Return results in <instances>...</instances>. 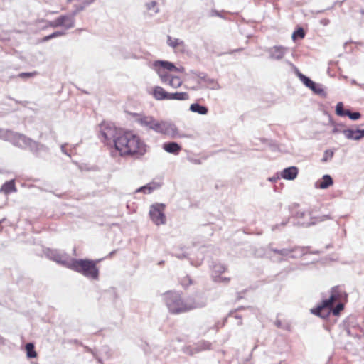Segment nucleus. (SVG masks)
Returning <instances> with one entry per match:
<instances>
[{"label":"nucleus","instance_id":"obj_1","mask_svg":"<svg viewBox=\"0 0 364 364\" xmlns=\"http://www.w3.org/2000/svg\"><path fill=\"white\" fill-rule=\"evenodd\" d=\"M164 301L171 314L186 313L195 309L201 308L206 304V300L200 294H195L186 298L175 291H168L163 295Z\"/></svg>","mask_w":364,"mask_h":364},{"label":"nucleus","instance_id":"obj_2","mask_svg":"<svg viewBox=\"0 0 364 364\" xmlns=\"http://www.w3.org/2000/svg\"><path fill=\"white\" fill-rule=\"evenodd\" d=\"M115 149L121 156L139 157L146 152V145L139 136L131 132L119 133L115 141Z\"/></svg>","mask_w":364,"mask_h":364},{"label":"nucleus","instance_id":"obj_3","mask_svg":"<svg viewBox=\"0 0 364 364\" xmlns=\"http://www.w3.org/2000/svg\"><path fill=\"white\" fill-rule=\"evenodd\" d=\"M343 292L338 287H334L331 289L329 299H324L320 305L316 309H311V313L323 318H327L330 313L337 316L343 309V304L339 302L335 308H333V304L339 301L343 297Z\"/></svg>","mask_w":364,"mask_h":364},{"label":"nucleus","instance_id":"obj_4","mask_svg":"<svg viewBox=\"0 0 364 364\" xmlns=\"http://www.w3.org/2000/svg\"><path fill=\"white\" fill-rule=\"evenodd\" d=\"M136 122L141 126L159 134L173 138L178 135L176 126L170 121L157 120L152 116L138 115Z\"/></svg>","mask_w":364,"mask_h":364},{"label":"nucleus","instance_id":"obj_5","mask_svg":"<svg viewBox=\"0 0 364 364\" xmlns=\"http://www.w3.org/2000/svg\"><path fill=\"white\" fill-rule=\"evenodd\" d=\"M98 261L90 259H75L71 260L70 269L82 274L85 277L91 279H98L99 270L96 267Z\"/></svg>","mask_w":364,"mask_h":364},{"label":"nucleus","instance_id":"obj_6","mask_svg":"<svg viewBox=\"0 0 364 364\" xmlns=\"http://www.w3.org/2000/svg\"><path fill=\"white\" fill-rule=\"evenodd\" d=\"M11 144L21 149H28L31 151L36 154L41 151H48V148L45 145L33 141L26 135L18 132L15 133Z\"/></svg>","mask_w":364,"mask_h":364},{"label":"nucleus","instance_id":"obj_7","mask_svg":"<svg viewBox=\"0 0 364 364\" xmlns=\"http://www.w3.org/2000/svg\"><path fill=\"white\" fill-rule=\"evenodd\" d=\"M123 130L117 129L113 124L103 123L100 125L102 140L108 146H115L116 139Z\"/></svg>","mask_w":364,"mask_h":364},{"label":"nucleus","instance_id":"obj_8","mask_svg":"<svg viewBox=\"0 0 364 364\" xmlns=\"http://www.w3.org/2000/svg\"><path fill=\"white\" fill-rule=\"evenodd\" d=\"M155 71L163 83H167L171 77L168 71H173L175 68L173 63L166 60H156L153 64Z\"/></svg>","mask_w":364,"mask_h":364},{"label":"nucleus","instance_id":"obj_9","mask_svg":"<svg viewBox=\"0 0 364 364\" xmlns=\"http://www.w3.org/2000/svg\"><path fill=\"white\" fill-rule=\"evenodd\" d=\"M165 205L161 203L152 205L150 208L149 215L154 224L156 225H163L166 223L164 214Z\"/></svg>","mask_w":364,"mask_h":364},{"label":"nucleus","instance_id":"obj_10","mask_svg":"<svg viewBox=\"0 0 364 364\" xmlns=\"http://www.w3.org/2000/svg\"><path fill=\"white\" fill-rule=\"evenodd\" d=\"M46 255L49 259L64 267L69 269L70 268L71 260L73 259H70L68 255L63 252L58 250H48Z\"/></svg>","mask_w":364,"mask_h":364},{"label":"nucleus","instance_id":"obj_11","mask_svg":"<svg viewBox=\"0 0 364 364\" xmlns=\"http://www.w3.org/2000/svg\"><path fill=\"white\" fill-rule=\"evenodd\" d=\"M272 251L277 253L284 257H291L296 258L303 255L305 252V250L302 247H296L294 249H272Z\"/></svg>","mask_w":364,"mask_h":364},{"label":"nucleus","instance_id":"obj_12","mask_svg":"<svg viewBox=\"0 0 364 364\" xmlns=\"http://www.w3.org/2000/svg\"><path fill=\"white\" fill-rule=\"evenodd\" d=\"M288 48L282 46H276L268 49L269 58L272 60H282L288 52Z\"/></svg>","mask_w":364,"mask_h":364},{"label":"nucleus","instance_id":"obj_13","mask_svg":"<svg viewBox=\"0 0 364 364\" xmlns=\"http://www.w3.org/2000/svg\"><path fill=\"white\" fill-rule=\"evenodd\" d=\"M167 44L175 49L176 52L184 53L186 50V44L183 41L179 38H174L171 36L167 38Z\"/></svg>","mask_w":364,"mask_h":364},{"label":"nucleus","instance_id":"obj_14","mask_svg":"<svg viewBox=\"0 0 364 364\" xmlns=\"http://www.w3.org/2000/svg\"><path fill=\"white\" fill-rule=\"evenodd\" d=\"M298 175V168L296 166H291L284 168L282 173V177L287 180H294Z\"/></svg>","mask_w":364,"mask_h":364},{"label":"nucleus","instance_id":"obj_15","mask_svg":"<svg viewBox=\"0 0 364 364\" xmlns=\"http://www.w3.org/2000/svg\"><path fill=\"white\" fill-rule=\"evenodd\" d=\"M202 82H205V86L207 88L211 89V90H219L220 88V85L218 82L212 78H207L205 76L200 77L198 83H201Z\"/></svg>","mask_w":364,"mask_h":364},{"label":"nucleus","instance_id":"obj_16","mask_svg":"<svg viewBox=\"0 0 364 364\" xmlns=\"http://www.w3.org/2000/svg\"><path fill=\"white\" fill-rule=\"evenodd\" d=\"M163 149L168 153L178 154L181 150V146L176 142H168L163 144Z\"/></svg>","mask_w":364,"mask_h":364},{"label":"nucleus","instance_id":"obj_17","mask_svg":"<svg viewBox=\"0 0 364 364\" xmlns=\"http://www.w3.org/2000/svg\"><path fill=\"white\" fill-rule=\"evenodd\" d=\"M168 94L169 92L159 86L155 87L153 90L154 97L157 100H168Z\"/></svg>","mask_w":364,"mask_h":364},{"label":"nucleus","instance_id":"obj_18","mask_svg":"<svg viewBox=\"0 0 364 364\" xmlns=\"http://www.w3.org/2000/svg\"><path fill=\"white\" fill-rule=\"evenodd\" d=\"M333 179L329 175H324L321 181L316 183V187L321 189H326L333 185Z\"/></svg>","mask_w":364,"mask_h":364},{"label":"nucleus","instance_id":"obj_19","mask_svg":"<svg viewBox=\"0 0 364 364\" xmlns=\"http://www.w3.org/2000/svg\"><path fill=\"white\" fill-rule=\"evenodd\" d=\"M16 188L15 186V181L11 180L9 181H6L5 183H4L0 188V192H3L6 195L11 193V192H16Z\"/></svg>","mask_w":364,"mask_h":364},{"label":"nucleus","instance_id":"obj_20","mask_svg":"<svg viewBox=\"0 0 364 364\" xmlns=\"http://www.w3.org/2000/svg\"><path fill=\"white\" fill-rule=\"evenodd\" d=\"M287 63L290 65L291 68H294V70H295L298 77L299 78V80L303 82V84L306 86V87H308L309 86V84L311 83V80L310 78H309L308 77H306V75H303L302 73H301L299 70L294 66V65L289 62V61H287Z\"/></svg>","mask_w":364,"mask_h":364},{"label":"nucleus","instance_id":"obj_21","mask_svg":"<svg viewBox=\"0 0 364 364\" xmlns=\"http://www.w3.org/2000/svg\"><path fill=\"white\" fill-rule=\"evenodd\" d=\"M343 135L348 139L358 141L360 140L358 129H346L343 131Z\"/></svg>","mask_w":364,"mask_h":364},{"label":"nucleus","instance_id":"obj_22","mask_svg":"<svg viewBox=\"0 0 364 364\" xmlns=\"http://www.w3.org/2000/svg\"><path fill=\"white\" fill-rule=\"evenodd\" d=\"M190 110L193 112H196L202 115H205L208 112V109L198 103L191 104L190 106Z\"/></svg>","mask_w":364,"mask_h":364},{"label":"nucleus","instance_id":"obj_23","mask_svg":"<svg viewBox=\"0 0 364 364\" xmlns=\"http://www.w3.org/2000/svg\"><path fill=\"white\" fill-rule=\"evenodd\" d=\"M15 133V132L9 129H0V139L4 141H10L11 143Z\"/></svg>","mask_w":364,"mask_h":364},{"label":"nucleus","instance_id":"obj_24","mask_svg":"<svg viewBox=\"0 0 364 364\" xmlns=\"http://www.w3.org/2000/svg\"><path fill=\"white\" fill-rule=\"evenodd\" d=\"M189 98V95L187 92H174L169 93L168 100H187Z\"/></svg>","mask_w":364,"mask_h":364},{"label":"nucleus","instance_id":"obj_25","mask_svg":"<svg viewBox=\"0 0 364 364\" xmlns=\"http://www.w3.org/2000/svg\"><path fill=\"white\" fill-rule=\"evenodd\" d=\"M182 83L183 81L178 76L172 75L166 84L170 85L171 87L176 89L181 87L182 85Z\"/></svg>","mask_w":364,"mask_h":364},{"label":"nucleus","instance_id":"obj_26","mask_svg":"<svg viewBox=\"0 0 364 364\" xmlns=\"http://www.w3.org/2000/svg\"><path fill=\"white\" fill-rule=\"evenodd\" d=\"M26 350L27 353V356L31 358H36L37 356V353L34 350V346L31 343H28L26 345Z\"/></svg>","mask_w":364,"mask_h":364},{"label":"nucleus","instance_id":"obj_27","mask_svg":"<svg viewBox=\"0 0 364 364\" xmlns=\"http://www.w3.org/2000/svg\"><path fill=\"white\" fill-rule=\"evenodd\" d=\"M156 188V186H155L154 183H149L146 186L141 187L136 191V192H144V193H150Z\"/></svg>","mask_w":364,"mask_h":364},{"label":"nucleus","instance_id":"obj_28","mask_svg":"<svg viewBox=\"0 0 364 364\" xmlns=\"http://www.w3.org/2000/svg\"><path fill=\"white\" fill-rule=\"evenodd\" d=\"M311 90L315 94L319 95L321 96H325L326 95V92H325L323 88L322 85H321V84L315 83L314 86L313 87Z\"/></svg>","mask_w":364,"mask_h":364},{"label":"nucleus","instance_id":"obj_29","mask_svg":"<svg viewBox=\"0 0 364 364\" xmlns=\"http://www.w3.org/2000/svg\"><path fill=\"white\" fill-rule=\"evenodd\" d=\"M65 34V32L64 31H55V32H53L52 34L50 35H48L46 37H44L43 38V42H46V41H48L52 38H56V37H59V36H62L63 35Z\"/></svg>","mask_w":364,"mask_h":364},{"label":"nucleus","instance_id":"obj_30","mask_svg":"<svg viewBox=\"0 0 364 364\" xmlns=\"http://www.w3.org/2000/svg\"><path fill=\"white\" fill-rule=\"evenodd\" d=\"M336 112L338 116H346V111L343 109V105L342 102H338L336 105Z\"/></svg>","mask_w":364,"mask_h":364},{"label":"nucleus","instance_id":"obj_31","mask_svg":"<svg viewBox=\"0 0 364 364\" xmlns=\"http://www.w3.org/2000/svg\"><path fill=\"white\" fill-rule=\"evenodd\" d=\"M346 116H348L350 119L357 120L360 117L359 112H351L349 110H346Z\"/></svg>","mask_w":364,"mask_h":364},{"label":"nucleus","instance_id":"obj_32","mask_svg":"<svg viewBox=\"0 0 364 364\" xmlns=\"http://www.w3.org/2000/svg\"><path fill=\"white\" fill-rule=\"evenodd\" d=\"M346 129L343 128V125L342 124H336L333 126V128L331 131V133L333 134H337V133H342L343 134V131Z\"/></svg>","mask_w":364,"mask_h":364},{"label":"nucleus","instance_id":"obj_33","mask_svg":"<svg viewBox=\"0 0 364 364\" xmlns=\"http://www.w3.org/2000/svg\"><path fill=\"white\" fill-rule=\"evenodd\" d=\"M305 36L304 31L302 28H299L296 31L294 32L292 34L293 40H295L296 37H299L303 38Z\"/></svg>","mask_w":364,"mask_h":364},{"label":"nucleus","instance_id":"obj_34","mask_svg":"<svg viewBox=\"0 0 364 364\" xmlns=\"http://www.w3.org/2000/svg\"><path fill=\"white\" fill-rule=\"evenodd\" d=\"M333 156V151L331 150H326L324 152L323 158L322 159L323 161L326 162L331 159Z\"/></svg>","mask_w":364,"mask_h":364},{"label":"nucleus","instance_id":"obj_35","mask_svg":"<svg viewBox=\"0 0 364 364\" xmlns=\"http://www.w3.org/2000/svg\"><path fill=\"white\" fill-rule=\"evenodd\" d=\"M47 26H50V27H52V28L60 27L58 18H55L53 21H49L48 23V25L46 26V27Z\"/></svg>","mask_w":364,"mask_h":364},{"label":"nucleus","instance_id":"obj_36","mask_svg":"<svg viewBox=\"0 0 364 364\" xmlns=\"http://www.w3.org/2000/svg\"><path fill=\"white\" fill-rule=\"evenodd\" d=\"M213 269L215 272H223L225 270V267L222 264H215Z\"/></svg>","mask_w":364,"mask_h":364},{"label":"nucleus","instance_id":"obj_37","mask_svg":"<svg viewBox=\"0 0 364 364\" xmlns=\"http://www.w3.org/2000/svg\"><path fill=\"white\" fill-rule=\"evenodd\" d=\"M36 73H21L18 75V76L21 78L24 77H31L36 75Z\"/></svg>","mask_w":364,"mask_h":364},{"label":"nucleus","instance_id":"obj_38","mask_svg":"<svg viewBox=\"0 0 364 364\" xmlns=\"http://www.w3.org/2000/svg\"><path fill=\"white\" fill-rule=\"evenodd\" d=\"M200 350H207L209 349L210 347V343L206 341H202L200 343Z\"/></svg>","mask_w":364,"mask_h":364},{"label":"nucleus","instance_id":"obj_39","mask_svg":"<svg viewBox=\"0 0 364 364\" xmlns=\"http://www.w3.org/2000/svg\"><path fill=\"white\" fill-rule=\"evenodd\" d=\"M191 283V281L189 277H186L184 278L182 282H181V284L183 286V287H187L188 285H189Z\"/></svg>","mask_w":364,"mask_h":364},{"label":"nucleus","instance_id":"obj_40","mask_svg":"<svg viewBox=\"0 0 364 364\" xmlns=\"http://www.w3.org/2000/svg\"><path fill=\"white\" fill-rule=\"evenodd\" d=\"M176 257L180 259H184L187 257V254H186L185 252H183V253H173V254Z\"/></svg>","mask_w":364,"mask_h":364},{"label":"nucleus","instance_id":"obj_41","mask_svg":"<svg viewBox=\"0 0 364 364\" xmlns=\"http://www.w3.org/2000/svg\"><path fill=\"white\" fill-rule=\"evenodd\" d=\"M312 220V221L311 222H301V225H304V226H309L310 225H314L316 223V221L314 220L315 219L314 218H311Z\"/></svg>","mask_w":364,"mask_h":364},{"label":"nucleus","instance_id":"obj_42","mask_svg":"<svg viewBox=\"0 0 364 364\" xmlns=\"http://www.w3.org/2000/svg\"><path fill=\"white\" fill-rule=\"evenodd\" d=\"M156 5V1H151L147 4V9L149 10H151L152 9H154L155 8Z\"/></svg>","mask_w":364,"mask_h":364},{"label":"nucleus","instance_id":"obj_43","mask_svg":"<svg viewBox=\"0 0 364 364\" xmlns=\"http://www.w3.org/2000/svg\"><path fill=\"white\" fill-rule=\"evenodd\" d=\"M173 71L183 73L184 71V68L183 67L177 68L175 66V68H173Z\"/></svg>","mask_w":364,"mask_h":364},{"label":"nucleus","instance_id":"obj_44","mask_svg":"<svg viewBox=\"0 0 364 364\" xmlns=\"http://www.w3.org/2000/svg\"><path fill=\"white\" fill-rule=\"evenodd\" d=\"M60 149H61L62 152H63L65 154H66V155H68L69 156H70L69 154H68V152L65 150V144L61 145Z\"/></svg>","mask_w":364,"mask_h":364},{"label":"nucleus","instance_id":"obj_45","mask_svg":"<svg viewBox=\"0 0 364 364\" xmlns=\"http://www.w3.org/2000/svg\"><path fill=\"white\" fill-rule=\"evenodd\" d=\"M304 215H305V213H304V212H298V213H296V217H297L298 218H303V217L304 216Z\"/></svg>","mask_w":364,"mask_h":364},{"label":"nucleus","instance_id":"obj_46","mask_svg":"<svg viewBox=\"0 0 364 364\" xmlns=\"http://www.w3.org/2000/svg\"><path fill=\"white\" fill-rule=\"evenodd\" d=\"M358 134H360V139L364 137V129H358Z\"/></svg>","mask_w":364,"mask_h":364},{"label":"nucleus","instance_id":"obj_47","mask_svg":"<svg viewBox=\"0 0 364 364\" xmlns=\"http://www.w3.org/2000/svg\"><path fill=\"white\" fill-rule=\"evenodd\" d=\"M279 177H272L269 178L268 180L271 182H276L278 180Z\"/></svg>","mask_w":364,"mask_h":364},{"label":"nucleus","instance_id":"obj_48","mask_svg":"<svg viewBox=\"0 0 364 364\" xmlns=\"http://www.w3.org/2000/svg\"><path fill=\"white\" fill-rule=\"evenodd\" d=\"M329 218H330V217L328 215H323L319 220L323 221L326 219H329Z\"/></svg>","mask_w":364,"mask_h":364},{"label":"nucleus","instance_id":"obj_49","mask_svg":"<svg viewBox=\"0 0 364 364\" xmlns=\"http://www.w3.org/2000/svg\"><path fill=\"white\" fill-rule=\"evenodd\" d=\"M211 15L212 16H219V14L217 11H211Z\"/></svg>","mask_w":364,"mask_h":364},{"label":"nucleus","instance_id":"obj_50","mask_svg":"<svg viewBox=\"0 0 364 364\" xmlns=\"http://www.w3.org/2000/svg\"><path fill=\"white\" fill-rule=\"evenodd\" d=\"M315 83L316 82H314V81H311V83L309 84V86H308L307 87L311 90L313 88V87L314 86Z\"/></svg>","mask_w":364,"mask_h":364},{"label":"nucleus","instance_id":"obj_51","mask_svg":"<svg viewBox=\"0 0 364 364\" xmlns=\"http://www.w3.org/2000/svg\"><path fill=\"white\" fill-rule=\"evenodd\" d=\"M154 13H157L159 11V9H156L154 10Z\"/></svg>","mask_w":364,"mask_h":364}]
</instances>
